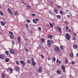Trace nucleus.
Listing matches in <instances>:
<instances>
[{"mask_svg": "<svg viewBox=\"0 0 78 78\" xmlns=\"http://www.w3.org/2000/svg\"><path fill=\"white\" fill-rule=\"evenodd\" d=\"M8 12L10 13V14H11V15H12V14H13V13L12 12V11H11V9H8Z\"/></svg>", "mask_w": 78, "mask_h": 78, "instance_id": "obj_5", "label": "nucleus"}, {"mask_svg": "<svg viewBox=\"0 0 78 78\" xmlns=\"http://www.w3.org/2000/svg\"><path fill=\"white\" fill-rule=\"evenodd\" d=\"M51 40H48V41H47V46L48 47H51Z\"/></svg>", "mask_w": 78, "mask_h": 78, "instance_id": "obj_1", "label": "nucleus"}, {"mask_svg": "<svg viewBox=\"0 0 78 78\" xmlns=\"http://www.w3.org/2000/svg\"><path fill=\"white\" fill-rule=\"evenodd\" d=\"M75 64V62L74 61H73L72 62V64L73 65H74V64Z\"/></svg>", "mask_w": 78, "mask_h": 78, "instance_id": "obj_35", "label": "nucleus"}, {"mask_svg": "<svg viewBox=\"0 0 78 78\" xmlns=\"http://www.w3.org/2000/svg\"><path fill=\"white\" fill-rule=\"evenodd\" d=\"M32 66H34L35 65H36V63L34 62V59L32 58Z\"/></svg>", "mask_w": 78, "mask_h": 78, "instance_id": "obj_4", "label": "nucleus"}, {"mask_svg": "<svg viewBox=\"0 0 78 78\" xmlns=\"http://www.w3.org/2000/svg\"><path fill=\"white\" fill-rule=\"evenodd\" d=\"M78 52L76 54V57H78Z\"/></svg>", "mask_w": 78, "mask_h": 78, "instance_id": "obj_58", "label": "nucleus"}, {"mask_svg": "<svg viewBox=\"0 0 78 78\" xmlns=\"http://www.w3.org/2000/svg\"><path fill=\"white\" fill-rule=\"evenodd\" d=\"M25 50L26 51L28 52V49H25Z\"/></svg>", "mask_w": 78, "mask_h": 78, "instance_id": "obj_53", "label": "nucleus"}, {"mask_svg": "<svg viewBox=\"0 0 78 78\" xmlns=\"http://www.w3.org/2000/svg\"><path fill=\"white\" fill-rule=\"evenodd\" d=\"M61 68L63 70L64 72H65V67L62 65V66Z\"/></svg>", "mask_w": 78, "mask_h": 78, "instance_id": "obj_14", "label": "nucleus"}, {"mask_svg": "<svg viewBox=\"0 0 78 78\" xmlns=\"http://www.w3.org/2000/svg\"><path fill=\"white\" fill-rule=\"evenodd\" d=\"M49 24L50 25V26L51 27H53V24H52V23H49Z\"/></svg>", "mask_w": 78, "mask_h": 78, "instance_id": "obj_43", "label": "nucleus"}, {"mask_svg": "<svg viewBox=\"0 0 78 78\" xmlns=\"http://www.w3.org/2000/svg\"><path fill=\"white\" fill-rule=\"evenodd\" d=\"M2 78H4L5 77V75L4 73H2L1 75Z\"/></svg>", "mask_w": 78, "mask_h": 78, "instance_id": "obj_18", "label": "nucleus"}, {"mask_svg": "<svg viewBox=\"0 0 78 78\" xmlns=\"http://www.w3.org/2000/svg\"><path fill=\"white\" fill-rule=\"evenodd\" d=\"M15 70L16 71H19L20 70V67L18 66H16L15 67Z\"/></svg>", "mask_w": 78, "mask_h": 78, "instance_id": "obj_8", "label": "nucleus"}, {"mask_svg": "<svg viewBox=\"0 0 78 78\" xmlns=\"http://www.w3.org/2000/svg\"><path fill=\"white\" fill-rule=\"evenodd\" d=\"M41 41L42 42H44V41H45V39H44V38H41Z\"/></svg>", "mask_w": 78, "mask_h": 78, "instance_id": "obj_37", "label": "nucleus"}, {"mask_svg": "<svg viewBox=\"0 0 78 78\" xmlns=\"http://www.w3.org/2000/svg\"><path fill=\"white\" fill-rule=\"evenodd\" d=\"M57 17V18H58V19H60V18H61V16H60V15H57L56 16Z\"/></svg>", "mask_w": 78, "mask_h": 78, "instance_id": "obj_30", "label": "nucleus"}, {"mask_svg": "<svg viewBox=\"0 0 78 78\" xmlns=\"http://www.w3.org/2000/svg\"><path fill=\"white\" fill-rule=\"evenodd\" d=\"M52 59L54 62H55V61H56V58L55 57H53Z\"/></svg>", "mask_w": 78, "mask_h": 78, "instance_id": "obj_25", "label": "nucleus"}, {"mask_svg": "<svg viewBox=\"0 0 78 78\" xmlns=\"http://www.w3.org/2000/svg\"><path fill=\"white\" fill-rule=\"evenodd\" d=\"M33 21L34 23H37V21L33 19Z\"/></svg>", "mask_w": 78, "mask_h": 78, "instance_id": "obj_19", "label": "nucleus"}, {"mask_svg": "<svg viewBox=\"0 0 78 78\" xmlns=\"http://www.w3.org/2000/svg\"><path fill=\"white\" fill-rule=\"evenodd\" d=\"M41 57L42 59H43V58H44V55H41Z\"/></svg>", "mask_w": 78, "mask_h": 78, "instance_id": "obj_49", "label": "nucleus"}, {"mask_svg": "<svg viewBox=\"0 0 78 78\" xmlns=\"http://www.w3.org/2000/svg\"><path fill=\"white\" fill-rule=\"evenodd\" d=\"M60 48L62 50L64 49V47H63V46H60Z\"/></svg>", "mask_w": 78, "mask_h": 78, "instance_id": "obj_23", "label": "nucleus"}, {"mask_svg": "<svg viewBox=\"0 0 78 78\" xmlns=\"http://www.w3.org/2000/svg\"><path fill=\"white\" fill-rule=\"evenodd\" d=\"M59 12H60V14H63V12L62 11V10H60Z\"/></svg>", "mask_w": 78, "mask_h": 78, "instance_id": "obj_29", "label": "nucleus"}, {"mask_svg": "<svg viewBox=\"0 0 78 78\" xmlns=\"http://www.w3.org/2000/svg\"><path fill=\"white\" fill-rule=\"evenodd\" d=\"M69 55L70 56L72 57V56H73V53H70Z\"/></svg>", "mask_w": 78, "mask_h": 78, "instance_id": "obj_24", "label": "nucleus"}, {"mask_svg": "<svg viewBox=\"0 0 78 78\" xmlns=\"http://www.w3.org/2000/svg\"><path fill=\"white\" fill-rule=\"evenodd\" d=\"M69 33H70V32H71V30L69 29Z\"/></svg>", "mask_w": 78, "mask_h": 78, "instance_id": "obj_55", "label": "nucleus"}, {"mask_svg": "<svg viewBox=\"0 0 78 78\" xmlns=\"http://www.w3.org/2000/svg\"><path fill=\"white\" fill-rule=\"evenodd\" d=\"M58 62H59V60H58V59H57V63H58Z\"/></svg>", "mask_w": 78, "mask_h": 78, "instance_id": "obj_59", "label": "nucleus"}, {"mask_svg": "<svg viewBox=\"0 0 78 78\" xmlns=\"http://www.w3.org/2000/svg\"><path fill=\"white\" fill-rule=\"evenodd\" d=\"M20 64H22L23 66H25V62L22 60H21L20 61Z\"/></svg>", "mask_w": 78, "mask_h": 78, "instance_id": "obj_7", "label": "nucleus"}, {"mask_svg": "<svg viewBox=\"0 0 78 78\" xmlns=\"http://www.w3.org/2000/svg\"><path fill=\"white\" fill-rule=\"evenodd\" d=\"M73 47L75 49H76L78 48V46L76 44H73Z\"/></svg>", "mask_w": 78, "mask_h": 78, "instance_id": "obj_13", "label": "nucleus"}, {"mask_svg": "<svg viewBox=\"0 0 78 78\" xmlns=\"http://www.w3.org/2000/svg\"><path fill=\"white\" fill-rule=\"evenodd\" d=\"M32 16H35V14L34 13H33L32 14Z\"/></svg>", "mask_w": 78, "mask_h": 78, "instance_id": "obj_52", "label": "nucleus"}, {"mask_svg": "<svg viewBox=\"0 0 78 78\" xmlns=\"http://www.w3.org/2000/svg\"><path fill=\"white\" fill-rule=\"evenodd\" d=\"M14 43H15V41H12V45H14Z\"/></svg>", "mask_w": 78, "mask_h": 78, "instance_id": "obj_42", "label": "nucleus"}, {"mask_svg": "<svg viewBox=\"0 0 78 78\" xmlns=\"http://www.w3.org/2000/svg\"><path fill=\"white\" fill-rule=\"evenodd\" d=\"M0 58L1 59H3L4 58H5V57L4 56V55H0Z\"/></svg>", "mask_w": 78, "mask_h": 78, "instance_id": "obj_16", "label": "nucleus"}, {"mask_svg": "<svg viewBox=\"0 0 78 78\" xmlns=\"http://www.w3.org/2000/svg\"><path fill=\"white\" fill-rule=\"evenodd\" d=\"M49 14H53V12L51 11H49Z\"/></svg>", "mask_w": 78, "mask_h": 78, "instance_id": "obj_38", "label": "nucleus"}, {"mask_svg": "<svg viewBox=\"0 0 78 78\" xmlns=\"http://www.w3.org/2000/svg\"><path fill=\"white\" fill-rule=\"evenodd\" d=\"M9 70L10 71V72H11V73H11V72H12L13 71V70L11 68H9Z\"/></svg>", "mask_w": 78, "mask_h": 78, "instance_id": "obj_20", "label": "nucleus"}, {"mask_svg": "<svg viewBox=\"0 0 78 78\" xmlns=\"http://www.w3.org/2000/svg\"><path fill=\"white\" fill-rule=\"evenodd\" d=\"M64 22H65L66 25H68V24H69V23L67 21H65Z\"/></svg>", "mask_w": 78, "mask_h": 78, "instance_id": "obj_31", "label": "nucleus"}, {"mask_svg": "<svg viewBox=\"0 0 78 78\" xmlns=\"http://www.w3.org/2000/svg\"><path fill=\"white\" fill-rule=\"evenodd\" d=\"M38 30H39V31L41 30V27H39L38 28Z\"/></svg>", "mask_w": 78, "mask_h": 78, "instance_id": "obj_45", "label": "nucleus"}, {"mask_svg": "<svg viewBox=\"0 0 78 78\" xmlns=\"http://www.w3.org/2000/svg\"><path fill=\"white\" fill-rule=\"evenodd\" d=\"M22 3H23V4H25V2H24V0H22Z\"/></svg>", "mask_w": 78, "mask_h": 78, "instance_id": "obj_47", "label": "nucleus"}, {"mask_svg": "<svg viewBox=\"0 0 78 78\" xmlns=\"http://www.w3.org/2000/svg\"><path fill=\"white\" fill-rule=\"evenodd\" d=\"M54 11L55 12H58V10H57V9H54Z\"/></svg>", "mask_w": 78, "mask_h": 78, "instance_id": "obj_36", "label": "nucleus"}, {"mask_svg": "<svg viewBox=\"0 0 78 78\" xmlns=\"http://www.w3.org/2000/svg\"><path fill=\"white\" fill-rule=\"evenodd\" d=\"M27 21L28 23H30V20L29 19H27Z\"/></svg>", "mask_w": 78, "mask_h": 78, "instance_id": "obj_32", "label": "nucleus"}, {"mask_svg": "<svg viewBox=\"0 0 78 78\" xmlns=\"http://www.w3.org/2000/svg\"><path fill=\"white\" fill-rule=\"evenodd\" d=\"M14 14L15 15H17L18 14V12H17V11H16L15 12Z\"/></svg>", "mask_w": 78, "mask_h": 78, "instance_id": "obj_33", "label": "nucleus"}, {"mask_svg": "<svg viewBox=\"0 0 78 78\" xmlns=\"http://www.w3.org/2000/svg\"><path fill=\"white\" fill-rule=\"evenodd\" d=\"M38 20H39V19H38V18H36V19H35V20H36V21H38Z\"/></svg>", "mask_w": 78, "mask_h": 78, "instance_id": "obj_51", "label": "nucleus"}, {"mask_svg": "<svg viewBox=\"0 0 78 78\" xmlns=\"http://www.w3.org/2000/svg\"><path fill=\"white\" fill-rule=\"evenodd\" d=\"M48 60H51V58L49 57L48 58Z\"/></svg>", "mask_w": 78, "mask_h": 78, "instance_id": "obj_50", "label": "nucleus"}, {"mask_svg": "<svg viewBox=\"0 0 78 78\" xmlns=\"http://www.w3.org/2000/svg\"><path fill=\"white\" fill-rule=\"evenodd\" d=\"M66 12H69V10H66Z\"/></svg>", "mask_w": 78, "mask_h": 78, "instance_id": "obj_62", "label": "nucleus"}, {"mask_svg": "<svg viewBox=\"0 0 78 78\" xmlns=\"http://www.w3.org/2000/svg\"><path fill=\"white\" fill-rule=\"evenodd\" d=\"M27 9H30V6L28 5L27 6Z\"/></svg>", "mask_w": 78, "mask_h": 78, "instance_id": "obj_39", "label": "nucleus"}, {"mask_svg": "<svg viewBox=\"0 0 78 78\" xmlns=\"http://www.w3.org/2000/svg\"><path fill=\"white\" fill-rule=\"evenodd\" d=\"M10 37L11 39H14V36L12 35H10Z\"/></svg>", "mask_w": 78, "mask_h": 78, "instance_id": "obj_17", "label": "nucleus"}, {"mask_svg": "<svg viewBox=\"0 0 78 78\" xmlns=\"http://www.w3.org/2000/svg\"><path fill=\"white\" fill-rule=\"evenodd\" d=\"M67 17H70V16L69 15H68Z\"/></svg>", "mask_w": 78, "mask_h": 78, "instance_id": "obj_63", "label": "nucleus"}, {"mask_svg": "<svg viewBox=\"0 0 78 78\" xmlns=\"http://www.w3.org/2000/svg\"><path fill=\"white\" fill-rule=\"evenodd\" d=\"M40 47L41 48H43V46L42 45H40Z\"/></svg>", "mask_w": 78, "mask_h": 78, "instance_id": "obj_48", "label": "nucleus"}, {"mask_svg": "<svg viewBox=\"0 0 78 78\" xmlns=\"http://www.w3.org/2000/svg\"><path fill=\"white\" fill-rule=\"evenodd\" d=\"M56 72L57 73H58V75H61V71L59 70H57L56 71Z\"/></svg>", "mask_w": 78, "mask_h": 78, "instance_id": "obj_15", "label": "nucleus"}, {"mask_svg": "<svg viewBox=\"0 0 78 78\" xmlns=\"http://www.w3.org/2000/svg\"><path fill=\"white\" fill-rule=\"evenodd\" d=\"M73 34L74 36H76V34Z\"/></svg>", "mask_w": 78, "mask_h": 78, "instance_id": "obj_56", "label": "nucleus"}, {"mask_svg": "<svg viewBox=\"0 0 78 78\" xmlns=\"http://www.w3.org/2000/svg\"><path fill=\"white\" fill-rule=\"evenodd\" d=\"M66 38L67 40H69L70 39V35L69 34H66Z\"/></svg>", "mask_w": 78, "mask_h": 78, "instance_id": "obj_2", "label": "nucleus"}, {"mask_svg": "<svg viewBox=\"0 0 78 78\" xmlns=\"http://www.w3.org/2000/svg\"><path fill=\"white\" fill-rule=\"evenodd\" d=\"M16 65H19V61H16Z\"/></svg>", "mask_w": 78, "mask_h": 78, "instance_id": "obj_22", "label": "nucleus"}, {"mask_svg": "<svg viewBox=\"0 0 78 78\" xmlns=\"http://www.w3.org/2000/svg\"><path fill=\"white\" fill-rule=\"evenodd\" d=\"M65 62L66 64H68V60L67 59H66L65 60Z\"/></svg>", "mask_w": 78, "mask_h": 78, "instance_id": "obj_26", "label": "nucleus"}, {"mask_svg": "<svg viewBox=\"0 0 78 78\" xmlns=\"http://www.w3.org/2000/svg\"><path fill=\"white\" fill-rule=\"evenodd\" d=\"M18 41L19 42H20L21 41V38H20V36L18 37H17Z\"/></svg>", "mask_w": 78, "mask_h": 78, "instance_id": "obj_12", "label": "nucleus"}, {"mask_svg": "<svg viewBox=\"0 0 78 78\" xmlns=\"http://www.w3.org/2000/svg\"><path fill=\"white\" fill-rule=\"evenodd\" d=\"M73 39L74 40H75L76 39L75 38V37H74L73 38Z\"/></svg>", "mask_w": 78, "mask_h": 78, "instance_id": "obj_54", "label": "nucleus"}, {"mask_svg": "<svg viewBox=\"0 0 78 78\" xmlns=\"http://www.w3.org/2000/svg\"><path fill=\"white\" fill-rule=\"evenodd\" d=\"M38 71L39 73H41L42 72V67H40L38 69Z\"/></svg>", "mask_w": 78, "mask_h": 78, "instance_id": "obj_10", "label": "nucleus"}, {"mask_svg": "<svg viewBox=\"0 0 78 78\" xmlns=\"http://www.w3.org/2000/svg\"><path fill=\"white\" fill-rule=\"evenodd\" d=\"M27 63H28L29 64H30V60H28L27 61Z\"/></svg>", "mask_w": 78, "mask_h": 78, "instance_id": "obj_46", "label": "nucleus"}, {"mask_svg": "<svg viewBox=\"0 0 78 78\" xmlns=\"http://www.w3.org/2000/svg\"><path fill=\"white\" fill-rule=\"evenodd\" d=\"M25 41H28V39H27V38H25Z\"/></svg>", "mask_w": 78, "mask_h": 78, "instance_id": "obj_60", "label": "nucleus"}, {"mask_svg": "<svg viewBox=\"0 0 78 78\" xmlns=\"http://www.w3.org/2000/svg\"><path fill=\"white\" fill-rule=\"evenodd\" d=\"M9 34H13V33L11 31H9Z\"/></svg>", "mask_w": 78, "mask_h": 78, "instance_id": "obj_40", "label": "nucleus"}, {"mask_svg": "<svg viewBox=\"0 0 78 78\" xmlns=\"http://www.w3.org/2000/svg\"><path fill=\"white\" fill-rule=\"evenodd\" d=\"M49 38H52V36L51 35H48Z\"/></svg>", "mask_w": 78, "mask_h": 78, "instance_id": "obj_34", "label": "nucleus"}, {"mask_svg": "<svg viewBox=\"0 0 78 78\" xmlns=\"http://www.w3.org/2000/svg\"><path fill=\"white\" fill-rule=\"evenodd\" d=\"M66 30L67 31H68V30H69V27L67 26L66 27Z\"/></svg>", "mask_w": 78, "mask_h": 78, "instance_id": "obj_44", "label": "nucleus"}, {"mask_svg": "<svg viewBox=\"0 0 78 78\" xmlns=\"http://www.w3.org/2000/svg\"><path fill=\"white\" fill-rule=\"evenodd\" d=\"M54 50L55 51H59V50H60L59 49V48L58 47H55Z\"/></svg>", "mask_w": 78, "mask_h": 78, "instance_id": "obj_9", "label": "nucleus"}, {"mask_svg": "<svg viewBox=\"0 0 78 78\" xmlns=\"http://www.w3.org/2000/svg\"><path fill=\"white\" fill-rule=\"evenodd\" d=\"M57 7H58V8H60V6L58 5V6H57Z\"/></svg>", "mask_w": 78, "mask_h": 78, "instance_id": "obj_64", "label": "nucleus"}, {"mask_svg": "<svg viewBox=\"0 0 78 78\" xmlns=\"http://www.w3.org/2000/svg\"><path fill=\"white\" fill-rule=\"evenodd\" d=\"M0 14H1V16H3V12H2L1 11H0Z\"/></svg>", "mask_w": 78, "mask_h": 78, "instance_id": "obj_41", "label": "nucleus"}, {"mask_svg": "<svg viewBox=\"0 0 78 78\" xmlns=\"http://www.w3.org/2000/svg\"><path fill=\"white\" fill-rule=\"evenodd\" d=\"M56 28H57L58 30V31H59L60 33V34H61L62 33L61 30V28L59 27H56Z\"/></svg>", "mask_w": 78, "mask_h": 78, "instance_id": "obj_6", "label": "nucleus"}, {"mask_svg": "<svg viewBox=\"0 0 78 78\" xmlns=\"http://www.w3.org/2000/svg\"><path fill=\"white\" fill-rule=\"evenodd\" d=\"M5 53L7 55H9V52H8V51H5Z\"/></svg>", "mask_w": 78, "mask_h": 78, "instance_id": "obj_28", "label": "nucleus"}, {"mask_svg": "<svg viewBox=\"0 0 78 78\" xmlns=\"http://www.w3.org/2000/svg\"><path fill=\"white\" fill-rule=\"evenodd\" d=\"M5 62H8L9 61V59L8 58H6L5 59Z\"/></svg>", "mask_w": 78, "mask_h": 78, "instance_id": "obj_21", "label": "nucleus"}, {"mask_svg": "<svg viewBox=\"0 0 78 78\" xmlns=\"http://www.w3.org/2000/svg\"><path fill=\"white\" fill-rule=\"evenodd\" d=\"M51 41V43H54L53 41Z\"/></svg>", "mask_w": 78, "mask_h": 78, "instance_id": "obj_61", "label": "nucleus"}, {"mask_svg": "<svg viewBox=\"0 0 78 78\" xmlns=\"http://www.w3.org/2000/svg\"><path fill=\"white\" fill-rule=\"evenodd\" d=\"M25 27L27 28H28V25L27 24H26L25 25Z\"/></svg>", "mask_w": 78, "mask_h": 78, "instance_id": "obj_27", "label": "nucleus"}, {"mask_svg": "<svg viewBox=\"0 0 78 78\" xmlns=\"http://www.w3.org/2000/svg\"><path fill=\"white\" fill-rule=\"evenodd\" d=\"M0 23H1V25H2V26H5V23H4V22L1 21H0Z\"/></svg>", "mask_w": 78, "mask_h": 78, "instance_id": "obj_11", "label": "nucleus"}, {"mask_svg": "<svg viewBox=\"0 0 78 78\" xmlns=\"http://www.w3.org/2000/svg\"><path fill=\"white\" fill-rule=\"evenodd\" d=\"M9 51L12 54H13V55H14V54H15V52L13 49H10Z\"/></svg>", "mask_w": 78, "mask_h": 78, "instance_id": "obj_3", "label": "nucleus"}, {"mask_svg": "<svg viewBox=\"0 0 78 78\" xmlns=\"http://www.w3.org/2000/svg\"><path fill=\"white\" fill-rule=\"evenodd\" d=\"M61 61H59V62H58V64H61Z\"/></svg>", "mask_w": 78, "mask_h": 78, "instance_id": "obj_57", "label": "nucleus"}]
</instances>
